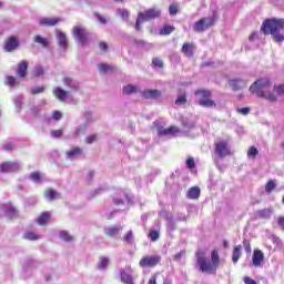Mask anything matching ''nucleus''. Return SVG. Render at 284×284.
Returning <instances> with one entry per match:
<instances>
[{
    "label": "nucleus",
    "mask_w": 284,
    "mask_h": 284,
    "mask_svg": "<svg viewBox=\"0 0 284 284\" xmlns=\"http://www.w3.org/2000/svg\"><path fill=\"white\" fill-rule=\"evenodd\" d=\"M206 248H197L195 253L197 267H200V272L203 274L215 275L220 265L219 251L214 250L211 252V262L206 260Z\"/></svg>",
    "instance_id": "nucleus-1"
},
{
    "label": "nucleus",
    "mask_w": 284,
    "mask_h": 284,
    "mask_svg": "<svg viewBox=\"0 0 284 284\" xmlns=\"http://www.w3.org/2000/svg\"><path fill=\"white\" fill-rule=\"evenodd\" d=\"M284 19L271 18L262 22L261 32L266 37L271 36L276 43H283Z\"/></svg>",
    "instance_id": "nucleus-2"
},
{
    "label": "nucleus",
    "mask_w": 284,
    "mask_h": 284,
    "mask_svg": "<svg viewBox=\"0 0 284 284\" xmlns=\"http://www.w3.org/2000/svg\"><path fill=\"white\" fill-rule=\"evenodd\" d=\"M270 88H271L270 79L261 78V79H257L256 82L251 85L248 91H251L252 94H255L257 98L265 99L267 102H277V95L266 91Z\"/></svg>",
    "instance_id": "nucleus-3"
},
{
    "label": "nucleus",
    "mask_w": 284,
    "mask_h": 284,
    "mask_svg": "<svg viewBox=\"0 0 284 284\" xmlns=\"http://www.w3.org/2000/svg\"><path fill=\"white\" fill-rule=\"evenodd\" d=\"M195 97H199L200 100H197V104L202 108L211 109L217 106V103L211 99L213 93L209 89H197Z\"/></svg>",
    "instance_id": "nucleus-4"
},
{
    "label": "nucleus",
    "mask_w": 284,
    "mask_h": 284,
    "mask_svg": "<svg viewBox=\"0 0 284 284\" xmlns=\"http://www.w3.org/2000/svg\"><path fill=\"white\" fill-rule=\"evenodd\" d=\"M160 14H162V12L159 9H148L145 12L138 13L135 30L140 31L143 22H150L151 20L158 19Z\"/></svg>",
    "instance_id": "nucleus-5"
},
{
    "label": "nucleus",
    "mask_w": 284,
    "mask_h": 284,
    "mask_svg": "<svg viewBox=\"0 0 284 284\" xmlns=\"http://www.w3.org/2000/svg\"><path fill=\"white\" fill-rule=\"evenodd\" d=\"M216 20V16H212L211 18L204 17L193 24V31L197 33L205 32L206 30L213 28Z\"/></svg>",
    "instance_id": "nucleus-6"
},
{
    "label": "nucleus",
    "mask_w": 284,
    "mask_h": 284,
    "mask_svg": "<svg viewBox=\"0 0 284 284\" xmlns=\"http://www.w3.org/2000/svg\"><path fill=\"white\" fill-rule=\"evenodd\" d=\"M215 154L219 155L220 159L227 158L232 155V151L230 150V144L226 140L219 139L214 142Z\"/></svg>",
    "instance_id": "nucleus-7"
},
{
    "label": "nucleus",
    "mask_w": 284,
    "mask_h": 284,
    "mask_svg": "<svg viewBox=\"0 0 284 284\" xmlns=\"http://www.w3.org/2000/svg\"><path fill=\"white\" fill-rule=\"evenodd\" d=\"M162 262L160 255H146L140 260V267L142 268H153L156 267Z\"/></svg>",
    "instance_id": "nucleus-8"
},
{
    "label": "nucleus",
    "mask_w": 284,
    "mask_h": 284,
    "mask_svg": "<svg viewBox=\"0 0 284 284\" xmlns=\"http://www.w3.org/2000/svg\"><path fill=\"white\" fill-rule=\"evenodd\" d=\"M72 37L80 43L81 47L89 44V36L85 33V29L82 27H73Z\"/></svg>",
    "instance_id": "nucleus-9"
},
{
    "label": "nucleus",
    "mask_w": 284,
    "mask_h": 284,
    "mask_svg": "<svg viewBox=\"0 0 284 284\" xmlns=\"http://www.w3.org/2000/svg\"><path fill=\"white\" fill-rule=\"evenodd\" d=\"M20 42L19 39L14 36L8 37L3 42V50L7 53H11L19 49Z\"/></svg>",
    "instance_id": "nucleus-10"
},
{
    "label": "nucleus",
    "mask_w": 284,
    "mask_h": 284,
    "mask_svg": "<svg viewBox=\"0 0 284 284\" xmlns=\"http://www.w3.org/2000/svg\"><path fill=\"white\" fill-rule=\"evenodd\" d=\"M20 164L17 162H2L0 163V173L19 172Z\"/></svg>",
    "instance_id": "nucleus-11"
},
{
    "label": "nucleus",
    "mask_w": 284,
    "mask_h": 284,
    "mask_svg": "<svg viewBox=\"0 0 284 284\" xmlns=\"http://www.w3.org/2000/svg\"><path fill=\"white\" fill-rule=\"evenodd\" d=\"M196 45L194 42H184L182 49L180 50L184 57L194 58Z\"/></svg>",
    "instance_id": "nucleus-12"
},
{
    "label": "nucleus",
    "mask_w": 284,
    "mask_h": 284,
    "mask_svg": "<svg viewBox=\"0 0 284 284\" xmlns=\"http://www.w3.org/2000/svg\"><path fill=\"white\" fill-rule=\"evenodd\" d=\"M264 260H265V256L263 251H260V250L253 251V256H252L253 266L261 267V264L264 262Z\"/></svg>",
    "instance_id": "nucleus-13"
},
{
    "label": "nucleus",
    "mask_w": 284,
    "mask_h": 284,
    "mask_svg": "<svg viewBox=\"0 0 284 284\" xmlns=\"http://www.w3.org/2000/svg\"><path fill=\"white\" fill-rule=\"evenodd\" d=\"M161 97H162V91L158 89H148L144 92H142V98L144 99L155 100V99H160Z\"/></svg>",
    "instance_id": "nucleus-14"
},
{
    "label": "nucleus",
    "mask_w": 284,
    "mask_h": 284,
    "mask_svg": "<svg viewBox=\"0 0 284 284\" xmlns=\"http://www.w3.org/2000/svg\"><path fill=\"white\" fill-rule=\"evenodd\" d=\"M229 85L231 90H233L234 92H237L246 87V82L243 81L242 79H233L229 81Z\"/></svg>",
    "instance_id": "nucleus-15"
},
{
    "label": "nucleus",
    "mask_w": 284,
    "mask_h": 284,
    "mask_svg": "<svg viewBox=\"0 0 284 284\" xmlns=\"http://www.w3.org/2000/svg\"><path fill=\"white\" fill-rule=\"evenodd\" d=\"M181 130L176 126H170V128H160L159 129V135L160 136H166V135H172V134H178L180 133Z\"/></svg>",
    "instance_id": "nucleus-16"
},
{
    "label": "nucleus",
    "mask_w": 284,
    "mask_h": 284,
    "mask_svg": "<svg viewBox=\"0 0 284 284\" xmlns=\"http://www.w3.org/2000/svg\"><path fill=\"white\" fill-rule=\"evenodd\" d=\"M201 196V189L200 186H192L187 191V199L192 201H197Z\"/></svg>",
    "instance_id": "nucleus-17"
},
{
    "label": "nucleus",
    "mask_w": 284,
    "mask_h": 284,
    "mask_svg": "<svg viewBox=\"0 0 284 284\" xmlns=\"http://www.w3.org/2000/svg\"><path fill=\"white\" fill-rule=\"evenodd\" d=\"M29 69V63L27 61H21L18 63L17 74L18 77L24 79L27 78V70Z\"/></svg>",
    "instance_id": "nucleus-18"
},
{
    "label": "nucleus",
    "mask_w": 284,
    "mask_h": 284,
    "mask_svg": "<svg viewBox=\"0 0 284 284\" xmlns=\"http://www.w3.org/2000/svg\"><path fill=\"white\" fill-rule=\"evenodd\" d=\"M120 281H122L123 284H135L134 277L123 270L120 271Z\"/></svg>",
    "instance_id": "nucleus-19"
},
{
    "label": "nucleus",
    "mask_w": 284,
    "mask_h": 284,
    "mask_svg": "<svg viewBox=\"0 0 284 284\" xmlns=\"http://www.w3.org/2000/svg\"><path fill=\"white\" fill-rule=\"evenodd\" d=\"M59 22H61V19L59 18H44L40 20V26L43 27H53L55 24H58Z\"/></svg>",
    "instance_id": "nucleus-20"
},
{
    "label": "nucleus",
    "mask_w": 284,
    "mask_h": 284,
    "mask_svg": "<svg viewBox=\"0 0 284 284\" xmlns=\"http://www.w3.org/2000/svg\"><path fill=\"white\" fill-rule=\"evenodd\" d=\"M34 43L39 44L41 48L43 49H48L49 48V40L48 38H44L40 34H37L34 38Z\"/></svg>",
    "instance_id": "nucleus-21"
},
{
    "label": "nucleus",
    "mask_w": 284,
    "mask_h": 284,
    "mask_svg": "<svg viewBox=\"0 0 284 284\" xmlns=\"http://www.w3.org/2000/svg\"><path fill=\"white\" fill-rule=\"evenodd\" d=\"M50 220V213L44 211L41 215L36 220L37 224L40 226L47 225L48 221Z\"/></svg>",
    "instance_id": "nucleus-22"
},
{
    "label": "nucleus",
    "mask_w": 284,
    "mask_h": 284,
    "mask_svg": "<svg viewBox=\"0 0 284 284\" xmlns=\"http://www.w3.org/2000/svg\"><path fill=\"white\" fill-rule=\"evenodd\" d=\"M138 92H139V87L136 85L128 84L123 87L124 95H133V94H136Z\"/></svg>",
    "instance_id": "nucleus-23"
},
{
    "label": "nucleus",
    "mask_w": 284,
    "mask_h": 284,
    "mask_svg": "<svg viewBox=\"0 0 284 284\" xmlns=\"http://www.w3.org/2000/svg\"><path fill=\"white\" fill-rule=\"evenodd\" d=\"M122 232V227H109L104 230L108 237L113 239Z\"/></svg>",
    "instance_id": "nucleus-24"
},
{
    "label": "nucleus",
    "mask_w": 284,
    "mask_h": 284,
    "mask_svg": "<svg viewBox=\"0 0 284 284\" xmlns=\"http://www.w3.org/2000/svg\"><path fill=\"white\" fill-rule=\"evenodd\" d=\"M58 44L60 48H62L63 50H67L68 48V40H67V36L63 32H59L58 33Z\"/></svg>",
    "instance_id": "nucleus-25"
},
{
    "label": "nucleus",
    "mask_w": 284,
    "mask_h": 284,
    "mask_svg": "<svg viewBox=\"0 0 284 284\" xmlns=\"http://www.w3.org/2000/svg\"><path fill=\"white\" fill-rule=\"evenodd\" d=\"M53 94L55 99H59L60 101H63L64 99H67V91L61 89L60 87L54 88Z\"/></svg>",
    "instance_id": "nucleus-26"
},
{
    "label": "nucleus",
    "mask_w": 284,
    "mask_h": 284,
    "mask_svg": "<svg viewBox=\"0 0 284 284\" xmlns=\"http://www.w3.org/2000/svg\"><path fill=\"white\" fill-rule=\"evenodd\" d=\"M271 214H273L272 209H262L260 211H256L257 219H270Z\"/></svg>",
    "instance_id": "nucleus-27"
},
{
    "label": "nucleus",
    "mask_w": 284,
    "mask_h": 284,
    "mask_svg": "<svg viewBox=\"0 0 284 284\" xmlns=\"http://www.w3.org/2000/svg\"><path fill=\"white\" fill-rule=\"evenodd\" d=\"M241 250H242V245H237L233 247V255L231 256V260L233 261V263H237L239 260L241 258Z\"/></svg>",
    "instance_id": "nucleus-28"
},
{
    "label": "nucleus",
    "mask_w": 284,
    "mask_h": 284,
    "mask_svg": "<svg viewBox=\"0 0 284 284\" xmlns=\"http://www.w3.org/2000/svg\"><path fill=\"white\" fill-rule=\"evenodd\" d=\"M83 153V151L79 146H73L71 150L67 152L68 158H75Z\"/></svg>",
    "instance_id": "nucleus-29"
},
{
    "label": "nucleus",
    "mask_w": 284,
    "mask_h": 284,
    "mask_svg": "<svg viewBox=\"0 0 284 284\" xmlns=\"http://www.w3.org/2000/svg\"><path fill=\"white\" fill-rule=\"evenodd\" d=\"M277 187V184H275V180H267L265 184V193L270 194Z\"/></svg>",
    "instance_id": "nucleus-30"
},
{
    "label": "nucleus",
    "mask_w": 284,
    "mask_h": 284,
    "mask_svg": "<svg viewBox=\"0 0 284 284\" xmlns=\"http://www.w3.org/2000/svg\"><path fill=\"white\" fill-rule=\"evenodd\" d=\"M57 195H58L57 191H53L52 189H47L44 191V196L49 201H54L57 199Z\"/></svg>",
    "instance_id": "nucleus-31"
},
{
    "label": "nucleus",
    "mask_w": 284,
    "mask_h": 284,
    "mask_svg": "<svg viewBox=\"0 0 284 284\" xmlns=\"http://www.w3.org/2000/svg\"><path fill=\"white\" fill-rule=\"evenodd\" d=\"M160 237V232L158 230H150V232L148 233V239H150V241L152 243H155Z\"/></svg>",
    "instance_id": "nucleus-32"
},
{
    "label": "nucleus",
    "mask_w": 284,
    "mask_h": 284,
    "mask_svg": "<svg viewBox=\"0 0 284 284\" xmlns=\"http://www.w3.org/2000/svg\"><path fill=\"white\" fill-rule=\"evenodd\" d=\"M113 70H114V68L110 64H104V63L99 64L100 73L106 74L108 72H111Z\"/></svg>",
    "instance_id": "nucleus-33"
},
{
    "label": "nucleus",
    "mask_w": 284,
    "mask_h": 284,
    "mask_svg": "<svg viewBox=\"0 0 284 284\" xmlns=\"http://www.w3.org/2000/svg\"><path fill=\"white\" fill-rule=\"evenodd\" d=\"M22 239L28 240V241H37L40 239V236L33 232H28L22 235Z\"/></svg>",
    "instance_id": "nucleus-34"
},
{
    "label": "nucleus",
    "mask_w": 284,
    "mask_h": 284,
    "mask_svg": "<svg viewBox=\"0 0 284 284\" xmlns=\"http://www.w3.org/2000/svg\"><path fill=\"white\" fill-rule=\"evenodd\" d=\"M178 12H179V3H178V2L171 3V4L169 6V13H170V16H171V17H174V16L178 14Z\"/></svg>",
    "instance_id": "nucleus-35"
},
{
    "label": "nucleus",
    "mask_w": 284,
    "mask_h": 284,
    "mask_svg": "<svg viewBox=\"0 0 284 284\" xmlns=\"http://www.w3.org/2000/svg\"><path fill=\"white\" fill-rule=\"evenodd\" d=\"M174 32V27L165 24L163 29L160 30L161 36H169L170 33Z\"/></svg>",
    "instance_id": "nucleus-36"
},
{
    "label": "nucleus",
    "mask_w": 284,
    "mask_h": 284,
    "mask_svg": "<svg viewBox=\"0 0 284 284\" xmlns=\"http://www.w3.org/2000/svg\"><path fill=\"white\" fill-rule=\"evenodd\" d=\"M60 239H62L64 242L70 243L72 242L73 237L68 233L67 231H62L59 233Z\"/></svg>",
    "instance_id": "nucleus-37"
},
{
    "label": "nucleus",
    "mask_w": 284,
    "mask_h": 284,
    "mask_svg": "<svg viewBox=\"0 0 284 284\" xmlns=\"http://www.w3.org/2000/svg\"><path fill=\"white\" fill-rule=\"evenodd\" d=\"M133 240H134V233L132 232V230L129 231V232L126 233V235L123 236L124 243H126V244H129V245L132 244V241H133Z\"/></svg>",
    "instance_id": "nucleus-38"
},
{
    "label": "nucleus",
    "mask_w": 284,
    "mask_h": 284,
    "mask_svg": "<svg viewBox=\"0 0 284 284\" xmlns=\"http://www.w3.org/2000/svg\"><path fill=\"white\" fill-rule=\"evenodd\" d=\"M152 67L163 69L164 62L160 58H152Z\"/></svg>",
    "instance_id": "nucleus-39"
},
{
    "label": "nucleus",
    "mask_w": 284,
    "mask_h": 284,
    "mask_svg": "<svg viewBox=\"0 0 284 284\" xmlns=\"http://www.w3.org/2000/svg\"><path fill=\"white\" fill-rule=\"evenodd\" d=\"M110 261L108 257H100L99 261V270H105L109 265Z\"/></svg>",
    "instance_id": "nucleus-40"
},
{
    "label": "nucleus",
    "mask_w": 284,
    "mask_h": 284,
    "mask_svg": "<svg viewBox=\"0 0 284 284\" xmlns=\"http://www.w3.org/2000/svg\"><path fill=\"white\" fill-rule=\"evenodd\" d=\"M256 155H258V149H256L255 146H251V149H248L247 151V158L256 159Z\"/></svg>",
    "instance_id": "nucleus-41"
},
{
    "label": "nucleus",
    "mask_w": 284,
    "mask_h": 284,
    "mask_svg": "<svg viewBox=\"0 0 284 284\" xmlns=\"http://www.w3.org/2000/svg\"><path fill=\"white\" fill-rule=\"evenodd\" d=\"M186 94H180L178 95V99H175V105H183L186 104Z\"/></svg>",
    "instance_id": "nucleus-42"
},
{
    "label": "nucleus",
    "mask_w": 284,
    "mask_h": 284,
    "mask_svg": "<svg viewBox=\"0 0 284 284\" xmlns=\"http://www.w3.org/2000/svg\"><path fill=\"white\" fill-rule=\"evenodd\" d=\"M43 92H44V87L40 85V87L32 88L31 91H30V94L31 95H38V94H41Z\"/></svg>",
    "instance_id": "nucleus-43"
},
{
    "label": "nucleus",
    "mask_w": 284,
    "mask_h": 284,
    "mask_svg": "<svg viewBox=\"0 0 284 284\" xmlns=\"http://www.w3.org/2000/svg\"><path fill=\"white\" fill-rule=\"evenodd\" d=\"M7 85L14 88L17 85V79L12 75L7 77Z\"/></svg>",
    "instance_id": "nucleus-44"
},
{
    "label": "nucleus",
    "mask_w": 284,
    "mask_h": 284,
    "mask_svg": "<svg viewBox=\"0 0 284 284\" xmlns=\"http://www.w3.org/2000/svg\"><path fill=\"white\" fill-rule=\"evenodd\" d=\"M243 247L246 253H252V246L250 240H243Z\"/></svg>",
    "instance_id": "nucleus-45"
},
{
    "label": "nucleus",
    "mask_w": 284,
    "mask_h": 284,
    "mask_svg": "<svg viewBox=\"0 0 284 284\" xmlns=\"http://www.w3.org/2000/svg\"><path fill=\"white\" fill-rule=\"evenodd\" d=\"M274 92L276 95H284V84L275 85Z\"/></svg>",
    "instance_id": "nucleus-46"
},
{
    "label": "nucleus",
    "mask_w": 284,
    "mask_h": 284,
    "mask_svg": "<svg viewBox=\"0 0 284 284\" xmlns=\"http://www.w3.org/2000/svg\"><path fill=\"white\" fill-rule=\"evenodd\" d=\"M186 166L187 169H195V160L192 156H189L186 160Z\"/></svg>",
    "instance_id": "nucleus-47"
},
{
    "label": "nucleus",
    "mask_w": 284,
    "mask_h": 284,
    "mask_svg": "<svg viewBox=\"0 0 284 284\" xmlns=\"http://www.w3.org/2000/svg\"><path fill=\"white\" fill-rule=\"evenodd\" d=\"M95 141H98V135L97 134H91L85 138L87 144H93Z\"/></svg>",
    "instance_id": "nucleus-48"
},
{
    "label": "nucleus",
    "mask_w": 284,
    "mask_h": 284,
    "mask_svg": "<svg viewBox=\"0 0 284 284\" xmlns=\"http://www.w3.org/2000/svg\"><path fill=\"white\" fill-rule=\"evenodd\" d=\"M118 13L124 21L130 18V12H128V10H119Z\"/></svg>",
    "instance_id": "nucleus-49"
},
{
    "label": "nucleus",
    "mask_w": 284,
    "mask_h": 284,
    "mask_svg": "<svg viewBox=\"0 0 284 284\" xmlns=\"http://www.w3.org/2000/svg\"><path fill=\"white\" fill-rule=\"evenodd\" d=\"M251 112V108L250 106H244L241 109H237V113L242 114V115H247Z\"/></svg>",
    "instance_id": "nucleus-50"
},
{
    "label": "nucleus",
    "mask_w": 284,
    "mask_h": 284,
    "mask_svg": "<svg viewBox=\"0 0 284 284\" xmlns=\"http://www.w3.org/2000/svg\"><path fill=\"white\" fill-rule=\"evenodd\" d=\"M42 179V176L40 175L39 172H32L31 173V180L36 183H38L40 180Z\"/></svg>",
    "instance_id": "nucleus-51"
},
{
    "label": "nucleus",
    "mask_w": 284,
    "mask_h": 284,
    "mask_svg": "<svg viewBox=\"0 0 284 284\" xmlns=\"http://www.w3.org/2000/svg\"><path fill=\"white\" fill-rule=\"evenodd\" d=\"M62 135H63V131L62 130L51 131V138L59 139V138H62Z\"/></svg>",
    "instance_id": "nucleus-52"
},
{
    "label": "nucleus",
    "mask_w": 284,
    "mask_h": 284,
    "mask_svg": "<svg viewBox=\"0 0 284 284\" xmlns=\"http://www.w3.org/2000/svg\"><path fill=\"white\" fill-rule=\"evenodd\" d=\"M276 223L278 224L281 231L284 232V216L281 215L278 219H276Z\"/></svg>",
    "instance_id": "nucleus-53"
},
{
    "label": "nucleus",
    "mask_w": 284,
    "mask_h": 284,
    "mask_svg": "<svg viewBox=\"0 0 284 284\" xmlns=\"http://www.w3.org/2000/svg\"><path fill=\"white\" fill-rule=\"evenodd\" d=\"M243 282L244 284H258V282H256L255 280L246 276V277H243Z\"/></svg>",
    "instance_id": "nucleus-54"
},
{
    "label": "nucleus",
    "mask_w": 284,
    "mask_h": 284,
    "mask_svg": "<svg viewBox=\"0 0 284 284\" xmlns=\"http://www.w3.org/2000/svg\"><path fill=\"white\" fill-rule=\"evenodd\" d=\"M53 120L59 121L62 119V113L58 110H55L52 114Z\"/></svg>",
    "instance_id": "nucleus-55"
},
{
    "label": "nucleus",
    "mask_w": 284,
    "mask_h": 284,
    "mask_svg": "<svg viewBox=\"0 0 284 284\" xmlns=\"http://www.w3.org/2000/svg\"><path fill=\"white\" fill-rule=\"evenodd\" d=\"M99 48H100V50L103 51V52H106L108 49H109L108 43L104 42V41H101V42L99 43Z\"/></svg>",
    "instance_id": "nucleus-56"
},
{
    "label": "nucleus",
    "mask_w": 284,
    "mask_h": 284,
    "mask_svg": "<svg viewBox=\"0 0 284 284\" xmlns=\"http://www.w3.org/2000/svg\"><path fill=\"white\" fill-rule=\"evenodd\" d=\"M95 17H97V20H99V22L101 24H106L108 23L106 19H104L101 14L97 13Z\"/></svg>",
    "instance_id": "nucleus-57"
},
{
    "label": "nucleus",
    "mask_w": 284,
    "mask_h": 284,
    "mask_svg": "<svg viewBox=\"0 0 284 284\" xmlns=\"http://www.w3.org/2000/svg\"><path fill=\"white\" fill-rule=\"evenodd\" d=\"M148 284H158V276L151 275L150 280H148Z\"/></svg>",
    "instance_id": "nucleus-58"
},
{
    "label": "nucleus",
    "mask_w": 284,
    "mask_h": 284,
    "mask_svg": "<svg viewBox=\"0 0 284 284\" xmlns=\"http://www.w3.org/2000/svg\"><path fill=\"white\" fill-rule=\"evenodd\" d=\"M63 83H64V85L72 87V79L64 77L63 78Z\"/></svg>",
    "instance_id": "nucleus-59"
},
{
    "label": "nucleus",
    "mask_w": 284,
    "mask_h": 284,
    "mask_svg": "<svg viewBox=\"0 0 284 284\" xmlns=\"http://www.w3.org/2000/svg\"><path fill=\"white\" fill-rule=\"evenodd\" d=\"M44 74V70L42 69V68H39V69H37L36 71H34V75L37 77V78H39V77H41V75H43Z\"/></svg>",
    "instance_id": "nucleus-60"
},
{
    "label": "nucleus",
    "mask_w": 284,
    "mask_h": 284,
    "mask_svg": "<svg viewBox=\"0 0 284 284\" xmlns=\"http://www.w3.org/2000/svg\"><path fill=\"white\" fill-rule=\"evenodd\" d=\"M14 149H16V146L12 145V144H7V145L3 146V150L7 151V152L13 151Z\"/></svg>",
    "instance_id": "nucleus-61"
},
{
    "label": "nucleus",
    "mask_w": 284,
    "mask_h": 284,
    "mask_svg": "<svg viewBox=\"0 0 284 284\" xmlns=\"http://www.w3.org/2000/svg\"><path fill=\"white\" fill-rule=\"evenodd\" d=\"M255 39H258V33L253 32L251 36H248V41H254Z\"/></svg>",
    "instance_id": "nucleus-62"
},
{
    "label": "nucleus",
    "mask_w": 284,
    "mask_h": 284,
    "mask_svg": "<svg viewBox=\"0 0 284 284\" xmlns=\"http://www.w3.org/2000/svg\"><path fill=\"white\" fill-rule=\"evenodd\" d=\"M113 202L115 203V205H123V200L120 197H115Z\"/></svg>",
    "instance_id": "nucleus-63"
},
{
    "label": "nucleus",
    "mask_w": 284,
    "mask_h": 284,
    "mask_svg": "<svg viewBox=\"0 0 284 284\" xmlns=\"http://www.w3.org/2000/svg\"><path fill=\"white\" fill-rule=\"evenodd\" d=\"M31 112L34 114V115H38L40 113V110L38 109V106H32L31 108Z\"/></svg>",
    "instance_id": "nucleus-64"
}]
</instances>
